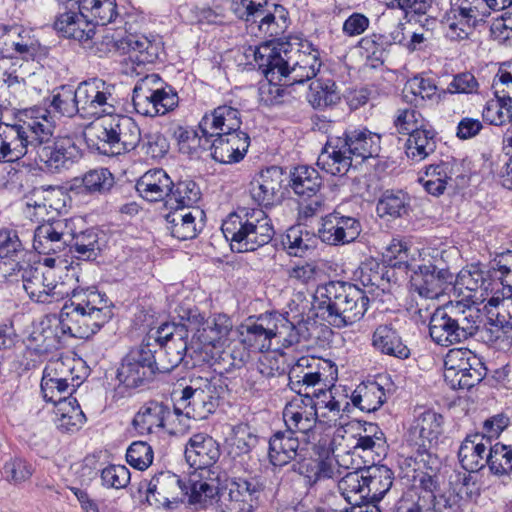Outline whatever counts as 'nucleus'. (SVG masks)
Returning <instances> with one entry per match:
<instances>
[{
  "instance_id": "f257e3e1",
  "label": "nucleus",
  "mask_w": 512,
  "mask_h": 512,
  "mask_svg": "<svg viewBox=\"0 0 512 512\" xmlns=\"http://www.w3.org/2000/svg\"><path fill=\"white\" fill-rule=\"evenodd\" d=\"M23 288L29 298L42 304L58 303L69 297L61 308V317L75 338L87 339L97 333L113 316L112 302L94 288L77 290L65 281L56 280L53 269H41L16 263Z\"/></svg>"
},
{
  "instance_id": "f03ea898",
  "label": "nucleus",
  "mask_w": 512,
  "mask_h": 512,
  "mask_svg": "<svg viewBox=\"0 0 512 512\" xmlns=\"http://www.w3.org/2000/svg\"><path fill=\"white\" fill-rule=\"evenodd\" d=\"M255 62L269 82L304 83L314 78L322 62L319 50L310 43H268L255 51Z\"/></svg>"
},
{
  "instance_id": "7ed1b4c3",
  "label": "nucleus",
  "mask_w": 512,
  "mask_h": 512,
  "mask_svg": "<svg viewBox=\"0 0 512 512\" xmlns=\"http://www.w3.org/2000/svg\"><path fill=\"white\" fill-rule=\"evenodd\" d=\"M369 298L356 285L330 281L319 285L313 296L316 315L336 328L358 322L365 315Z\"/></svg>"
},
{
  "instance_id": "20e7f679",
  "label": "nucleus",
  "mask_w": 512,
  "mask_h": 512,
  "mask_svg": "<svg viewBox=\"0 0 512 512\" xmlns=\"http://www.w3.org/2000/svg\"><path fill=\"white\" fill-rule=\"evenodd\" d=\"M35 112L37 121L34 135L30 137V155H34V160L48 172L69 170L82 157L80 147L70 136L54 137L56 124L47 111L38 109Z\"/></svg>"
},
{
  "instance_id": "39448f33",
  "label": "nucleus",
  "mask_w": 512,
  "mask_h": 512,
  "mask_svg": "<svg viewBox=\"0 0 512 512\" xmlns=\"http://www.w3.org/2000/svg\"><path fill=\"white\" fill-rule=\"evenodd\" d=\"M225 239L236 252L255 251L268 244L275 230L271 219L261 208L238 207L221 226Z\"/></svg>"
},
{
  "instance_id": "423d86ee",
  "label": "nucleus",
  "mask_w": 512,
  "mask_h": 512,
  "mask_svg": "<svg viewBox=\"0 0 512 512\" xmlns=\"http://www.w3.org/2000/svg\"><path fill=\"white\" fill-rule=\"evenodd\" d=\"M481 322L480 311L464 301L449 302L430 316L429 334L438 345L448 347L474 336Z\"/></svg>"
},
{
  "instance_id": "0eeeda50",
  "label": "nucleus",
  "mask_w": 512,
  "mask_h": 512,
  "mask_svg": "<svg viewBox=\"0 0 512 512\" xmlns=\"http://www.w3.org/2000/svg\"><path fill=\"white\" fill-rule=\"evenodd\" d=\"M89 136L97 141L96 149L105 155L116 156L134 150L142 139L138 124L129 116L109 114L89 129ZM93 141L92 138H89Z\"/></svg>"
},
{
  "instance_id": "6e6552de",
  "label": "nucleus",
  "mask_w": 512,
  "mask_h": 512,
  "mask_svg": "<svg viewBox=\"0 0 512 512\" xmlns=\"http://www.w3.org/2000/svg\"><path fill=\"white\" fill-rule=\"evenodd\" d=\"M491 276L497 277V288L488 299L490 306L499 307L495 323L491 324L487 340L497 341L508 329H512V251L507 250L499 254V258L492 263Z\"/></svg>"
},
{
  "instance_id": "1a4fd4ad",
  "label": "nucleus",
  "mask_w": 512,
  "mask_h": 512,
  "mask_svg": "<svg viewBox=\"0 0 512 512\" xmlns=\"http://www.w3.org/2000/svg\"><path fill=\"white\" fill-rule=\"evenodd\" d=\"M133 105L137 113L154 117L164 115L178 104V97L171 88H165L157 74L141 78L133 89Z\"/></svg>"
},
{
  "instance_id": "9d476101",
  "label": "nucleus",
  "mask_w": 512,
  "mask_h": 512,
  "mask_svg": "<svg viewBox=\"0 0 512 512\" xmlns=\"http://www.w3.org/2000/svg\"><path fill=\"white\" fill-rule=\"evenodd\" d=\"M263 483L255 478H225L220 499H216L220 512H254L260 505Z\"/></svg>"
},
{
  "instance_id": "9b49d317",
  "label": "nucleus",
  "mask_w": 512,
  "mask_h": 512,
  "mask_svg": "<svg viewBox=\"0 0 512 512\" xmlns=\"http://www.w3.org/2000/svg\"><path fill=\"white\" fill-rule=\"evenodd\" d=\"M444 365V380L451 389H470L487 374L482 360L468 349H451Z\"/></svg>"
},
{
  "instance_id": "f8f14e48",
  "label": "nucleus",
  "mask_w": 512,
  "mask_h": 512,
  "mask_svg": "<svg viewBox=\"0 0 512 512\" xmlns=\"http://www.w3.org/2000/svg\"><path fill=\"white\" fill-rule=\"evenodd\" d=\"M181 321H186L193 332L192 340L202 346H222L230 334L233 323L226 314H213L205 317L198 309H182Z\"/></svg>"
},
{
  "instance_id": "ddd939ff",
  "label": "nucleus",
  "mask_w": 512,
  "mask_h": 512,
  "mask_svg": "<svg viewBox=\"0 0 512 512\" xmlns=\"http://www.w3.org/2000/svg\"><path fill=\"white\" fill-rule=\"evenodd\" d=\"M37 109L26 112V120L14 124L0 122V163L15 162L31 152V136L34 135Z\"/></svg>"
},
{
  "instance_id": "4468645a",
  "label": "nucleus",
  "mask_w": 512,
  "mask_h": 512,
  "mask_svg": "<svg viewBox=\"0 0 512 512\" xmlns=\"http://www.w3.org/2000/svg\"><path fill=\"white\" fill-rule=\"evenodd\" d=\"M152 346V343L142 342L122 359L117 378L127 388L144 385L157 372Z\"/></svg>"
},
{
  "instance_id": "2eb2a0df",
  "label": "nucleus",
  "mask_w": 512,
  "mask_h": 512,
  "mask_svg": "<svg viewBox=\"0 0 512 512\" xmlns=\"http://www.w3.org/2000/svg\"><path fill=\"white\" fill-rule=\"evenodd\" d=\"M113 86L93 78L84 81L75 89L82 117H98V120L114 113Z\"/></svg>"
},
{
  "instance_id": "dca6fc26",
  "label": "nucleus",
  "mask_w": 512,
  "mask_h": 512,
  "mask_svg": "<svg viewBox=\"0 0 512 512\" xmlns=\"http://www.w3.org/2000/svg\"><path fill=\"white\" fill-rule=\"evenodd\" d=\"M329 362L314 356H302L291 367L288 373V386L298 395H311L317 386H326V371Z\"/></svg>"
},
{
  "instance_id": "f3484780",
  "label": "nucleus",
  "mask_w": 512,
  "mask_h": 512,
  "mask_svg": "<svg viewBox=\"0 0 512 512\" xmlns=\"http://www.w3.org/2000/svg\"><path fill=\"white\" fill-rule=\"evenodd\" d=\"M283 420L286 428L293 433H300L308 442L316 441L317 430L320 428L311 395H298L286 403L283 409Z\"/></svg>"
},
{
  "instance_id": "a211bd4d",
  "label": "nucleus",
  "mask_w": 512,
  "mask_h": 512,
  "mask_svg": "<svg viewBox=\"0 0 512 512\" xmlns=\"http://www.w3.org/2000/svg\"><path fill=\"white\" fill-rule=\"evenodd\" d=\"M77 234L75 219H59L38 226L34 232L33 247L39 254H57L63 251Z\"/></svg>"
},
{
  "instance_id": "6ab92c4d",
  "label": "nucleus",
  "mask_w": 512,
  "mask_h": 512,
  "mask_svg": "<svg viewBox=\"0 0 512 512\" xmlns=\"http://www.w3.org/2000/svg\"><path fill=\"white\" fill-rule=\"evenodd\" d=\"M214 390L209 379L191 378L189 384L181 390V396L177 401L194 419H205L215 411L218 404Z\"/></svg>"
},
{
  "instance_id": "aec40b11",
  "label": "nucleus",
  "mask_w": 512,
  "mask_h": 512,
  "mask_svg": "<svg viewBox=\"0 0 512 512\" xmlns=\"http://www.w3.org/2000/svg\"><path fill=\"white\" fill-rule=\"evenodd\" d=\"M410 277L411 288L424 299H436L452 283L453 276L446 268H438L434 264L412 265Z\"/></svg>"
},
{
  "instance_id": "412c9836",
  "label": "nucleus",
  "mask_w": 512,
  "mask_h": 512,
  "mask_svg": "<svg viewBox=\"0 0 512 512\" xmlns=\"http://www.w3.org/2000/svg\"><path fill=\"white\" fill-rule=\"evenodd\" d=\"M443 417L432 410L420 413L412 421L407 433L408 445L414 447L418 454H423L437 444L442 433Z\"/></svg>"
},
{
  "instance_id": "4be33fe9",
  "label": "nucleus",
  "mask_w": 512,
  "mask_h": 512,
  "mask_svg": "<svg viewBox=\"0 0 512 512\" xmlns=\"http://www.w3.org/2000/svg\"><path fill=\"white\" fill-rule=\"evenodd\" d=\"M145 486L147 502L157 507H170L188 494L187 487L179 476L170 471L159 472L146 482Z\"/></svg>"
},
{
  "instance_id": "5701e85b",
  "label": "nucleus",
  "mask_w": 512,
  "mask_h": 512,
  "mask_svg": "<svg viewBox=\"0 0 512 512\" xmlns=\"http://www.w3.org/2000/svg\"><path fill=\"white\" fill-rule=\"evenodd\" d=\"M0 47L3 57L19 55L23 59H28L37 55L40 42L31 29L21 25H0Z\"/></svg>"
},
{
  "instance_id": "b1692460",
  "label": "nucleus",
  "mask_w": 512,
  "mask_h": 512,
  "mask_svg": "<svg viewBox=\"0 0 512 512\" xmlns=\"http://www.w3.org/2000/svg\"><path fill=\"white\" fill-rule=\"evenodd\" d=\"M212 158L222 164H232L241 161L250 146V137L245 131L237 133H220L204 139Z\"/></svg>"
},
{
  "instance_id": "393cba45",
  "label": "nucleus",
  "mask_w": 512,
  "mask_h": 512,
  "mask_svg": "<svg viewBox=\"0 0 512 512\" xmlns=\"http://www.w3.org/2000/svg\"><path fill=\"white\" fill-rule=\"evenodd\" d=\"M284 173L282 168L271 166L262 170L250 183V195L259 206L270 207L283 199Z\"/></svg>"
},
{
  "instance_id": "a878e982",
  "label": "nucleus",
  "mask_w": 512,
  "mask_h": 512,
  "mask_svg": "<svg viewBox=\"0 0 512 512\" xmlns=\"http://www.w3.org/2000/svg\"><path fill=\"white\" fill-rule=\"evenodd\" d=\"M361 230V224L356 218L334 211L322 219L318 234L324 243L338 246L355 241Z\"/></svg>"
},
{
  "instance_id": "bb28decb",
  "label": "nucleus",
  "mask_w": 512,
  "mask_h": 512,
  "mask_svg": "<svg viewBox=\"0 0 512 512\" xmlns=\"http://www.w3.org/2000/svg\"><path fill=\"white\" fill-rule=\"evenodd\" d=\"M313 444L305 438L301 441L295 433L286 429L275 432L269 439L268 458L273 466L282 467L303 456Z\"/></svg>"
},
{
  "instance_id": "cd10ccee",
  "label": "nucleus",
  "mask_w": 512,
  "mask_h": 512,
  "mask_svg": "<svg viewBox=\"0 0 512 512\" xmlns=\"http://www.w3.org/2000/svg\"><path fill=\"white\" fill-rule=\"evenodd\" d=\"M484 21L477 7L466 3L453 2L450 10L445 14L442 24L446 29V36L454 41L467 39L478 23Z\"/></svg>"
},
{
  "instance_id": "c85d7f7f",
  "label": "nucleus",
  "mask_w": 512,
  "mask_h": 512,
  "mask_svg": "<svg viewBox=\"0 0 512 512\" xmlns=\"http://www.w3.org/2000/svg\"><path fill=\"white\" fill-rule=\"evenodd\" d=\"M61 315L56 317H45L34 326L32 332L26 339V346L37 354H47L57 350L61 345V332L69 333V329Z\"/></svg>"
},
{
  "instance_id": "c756f323",
  "label": "nucleus",
  "mask_w": 512,
  "mask_h": 512,
  "mask_svg": "<svg viewBox=\"0 0 512 512\" xmlns=\"http://www.w3.org/2000/svg\"><path fill=\"white\" fill-rule=\"evenodd\" d=\"M240 111L231 105H220L210 113H206L199 122V131L204 139L220 133H237L241 130Z\"/></svg>"
},
{
  "instance_id": "7c9ffc66",
  "label": "nucleus",
  "mask_w": 512,
  "mask_h": 512,
  "mask_svg": "<svg viewBox=\"0 0 512 512\" xmlns=\"http://www.w3.org/2000/svg\"><path fill=\"white\" fill-rule=\"evenodd\" d=\"M220 457V447L210 435H193L185 447V459L194 470H213Z\"/></svg>"
},
{
  "instance_id": "2f4dec72",
  "label": "nucleus",
  "mask_w": 512,
  "mask_h": 512,
  "mask_svg": "<svg viewBox=\"0 0 512 512\" xmlns=\"http://www.w3.org/2000/svg\"><path fill=\"white\" fill-rule=\"evenodd\" d=\"M222 482L214 470H193L189 475L187 487L189 501L192 504L207 506L220 499Z\"/></svg>"
},
{
  "instance_id": "473e14b6",
  "label": "nucleus",
  "mask_w": 512,
  "mask_h": 512,
  "mask_svg": "<svg viewBox=\"0 0 512 512\" xmlns=\"http://www.w3.org/2000/svg\"><path fill=\"white\" fill-rule=\"evenodd\" d=\"M499 258V255L489 263L488 270H484L479 264H471L462 269L457 276V285L464 287L470 292H479V297L476 295L477 300L487 301L497 288V277L491 276L492 263Z\"/></svg>"
},
{
  "instance_id": "72a5a7b5",
  "label": "nucleus",
  "mask_w": 512,
  "mask_h": 512,
  "mask_svg": "<svg viewBox=\"0 0 512 512\" xmlns=\"http://www.w3.org/2000/svg\"><path fill=\"white\" fill-rule=\"evenodd\" d=\"M54 29L61 36L85 43L95 35V23H92L83 13L69 9L60 13L54 21Z\"/></svg>"
},
{
  "instance_id": "f704fd0d",
  "label": "nucleus",
  "mask_w": 512,
  "mask_h": 512,
  "mask_svg": "<svg viewBox=\"0 0 512 512\" xmlns=\"http://www.w3.org/2000/svg\"><path fill=\"white\" fill-rule=\"evenodd\" d=\"M352 156L342 137H330L321 150L317 165L331 175H345L352 166Z\"/></svg>"
},
{
  "instance_id": "c9c22d12",
  "label": "nucleus",
  "mask_w": 512,
  "mask_h": 512,
  "mask_svg": "<svg viewBox=\"0 0 512 512\" xmlns=\"http://www.w3.org/2000/svg\"><path fill=\"white\" fill-rule=\"evenodd\" d=\"M175 415L162 402L149 401L135 414L132 425L139 435H146L166 429Z\"/></svg>"
},
{
  "instance_id": "e433bc0d",
  "label": "nucleus",
  "mask_w": 512,
  "mask_h": 512,
  "mask_svg": "<svg viewBox=\"0 0 512 512\" xmlns=\"http://www.w3.org/2000/svg\"><path fill=\"white\" fill-rule=\"evenodd\" d=\"M202 214L203 211L198 208L192 210L186 209V207L171 208V211L165 216L167 230L172 237L178 240L193 239L201 230V226L196 220Z\"/></svg>"
},
{
  "instance_id": "4c0bfd02",
  "label": "nucleus",
  "mask_w": 512,
  "mask_h": 512,
  "mask_svg": "<svg viewBox=\"0 0 512 512\" xmlns=\"http://www.w3.org/2000/svg\"><path fill=\"white\" fill-rule=\"evenodd\" d=\"M491 441L480 433L467 435L458 450L461 466L469 472H477L487 463L488 451Z\"/></svg>"
},
{
  "instance_id": "58836bf2",
  "label": "nucleus",
  "mask_w": 512,
  "mask_h": 512,
  "mask_svg": "<svg viewBox=\"0 0 512 512\" xmlns=\"http://www.w3.org/2000/svg\"><path fill=\"white\" fill-rule=\"evenodd\" d=\"M174 182L161 168L150 169L136 182L139 195L150 202L162 201L169 197Z\"/></svg>"
},
{
  "instance_id": "ea45409f",
  "label": "nucleus",
  "mask_w": 512,
  "mask_h": 512,
  "mask_svg": "<svg viewBox=\"0 0 512 512\" xmlns=\"http://www.w3.org/2000/svg\"><path fill=\"white\" fill-rule=\"evenodd\" d=\"M290 25L289 13L285 7L278 4H271V7L255 24V36L270 38L264 44H278L275 40L279 39Z\"/></svg>"
},
{
  "instance_id": "a19ab883",
  "label": "nucleus",
  "mask_w": 512,
  "mask_h": 512,
  "mask_svg": "<svg viewBox=\"0 0 512 512\" xmlns=\"http://www.w3.org/2000/svg\"><path fill=\"white\" fill-rule=\"evenodd\" d=\"M342 141L347 143L352 159L360 162L377 157L381 150V136L366 128L346 132Z\"/></svg>"
},
{
  "instance_id": "79ce46f5",
  "label": "nucleus",
  "mask_w": 512,
  "mask_h": 512,
  "mask_svg": "<svg viewBox=\"0 0 512 512\" xmlns=\"http://www.w3.org/2000/svg\"><path fill=\"white\" fill-rule=\"evenodd\" d=\"M292 468L293 471L304 476L310 485L323 479L334 478L338 473L334 459L329 457L313 459L308 457V450L303 456H298Z\"/></svg>"
},
{
  "instance_id": "37998d69",
  "label": "nucleus",
  "mask_w": 512,
  "mask_h": 512,
  "mask_svg": "<svg viewBox=\"0 0 512 512\" xmlns=\"http://www.w3.org/2000/svg\"><path fill=\"white\" fill-rule=\"evenodd\" d=\"M274 323V313L259 317L257 322L247 325L245 332H242L243 342L254 351L269 350L275 339Z\"/></svg>"
},
{
  "instance_id": "c03bdc74",
  "label": "nucleus",
  "mask_w": 512,
  "mask_h": 512,
  "mask_svg": "<svg viewBox=\"0 0 512 512\" xmlns=\"http://www.w3.org/2000/svg\"><path fill=\"white\" fill-rule=\"evenodd\" d=\"M114 44L138 65L153 63L158 58V47L144 36L129 34Z\"/></svg>"
},
{
  "instance_id": "a18cd8bd",
  "label": "nucleus",
  "mask_w": 512,
  "mask_h": 512,
  "mask_svg": "<svg viewBox=\"0 0 512 512\" xmlns=\"http://www.w3.org/2000/svg\"><path fill=\"white\" fill-rule=\"evenodd\" d=\"M45 104L49 108H41V110L47 111L51 120H53L55 115L73 117L76 114H80L77 92L69 85L55 88L51 95L45 99ZM34 109H40V107H35Z\"/></svg>"
},
{
  "instance_id": "49530a36",
  "label": "nucleus",
  "mask_w": 512,
  "mask_h": 512,
  "mask_svg": "<svg viewBox=\"0 0 512 512\" xmlns=\"http://www.w3.org/2000/svg\"><path fill=\"white\" fill-rule=\"evenodd\" d=\"M312 405L318 414V422L322 424H336L344 410L343 403L335 397L331 389L319 387L311 393Z\"/></svg>"
},
{
  "instance_id": "de8ad7c7",
  "label": "nucleus",
  "mask_w": 512,
  "mask_h": 512,
  "mask_svg": "<svg viewBox=\"0 0 512 512\" xmlns=\"http://www.w3.org/2000/svg\"><path fill=\"white\" fill-rule=\"evenodd\" d=\"M436 131L431 125L411 134L405 144L407 158L419 163L433 154L437 147Z\"/></svg>"
},
{
  "instance_id": "09e8293b",
  "label": "nucleus",
  "mask_w": 512,
  "mask_h": 512,
  "mask_svg": "<svg viewBox=\"0 0 512 512\" xmlns=\"http://www.w3.org/2000/svg\"><path fill=\"white\" fill-rule=\"evenodd\" d=\"M187 350V341L180 337L175 338L172 342H164V345L152 349L156 371L160 373L172 371L183 361Z\"/></svg>"
},
{
  "instance_id": "8fccbe9b",
  "label": "nucleus",
  "mask_w": 512,
  "mask_h": 512,
  "mask_svg": "<svg viewBox=\"0 0 512 512\" xmlns=\"http://www.w3.org/2000/svg\"><path fill=\"white\" fill-rule=\"evenodd\" d=\"M372 344L375 349L383 354L401 359L408 358L410 355L408 347L402 342L396 329L389 324L379 325L375 329Z\"/></svg>"
},
{
  "instance_id": "3c124183",
  "label": "nucleus",
  "mask_w": 512,
  "mask_h": 512,
  "mask_svg": "<svg viewBox=\"0 0 512 512\" xmlns=\"http://www.w3.org/2000/svg\"><path fill=\"white\" fill-rule=\"evenodd\" d=\"M290 186L299 197L312 198L319 192L322 178L315 168L300 165L290 172Z\"/></svg>"
},
{
  "instance_id": "603ef678",
  "label": "nucleus",
  "mask_w": 512,
  "mask_h": 512,
  "mask_svg": "<svg viewBox=\"0 0 512 512\" xmlns=\"http://www.w3.org/2000/svg\"><path fill=\"white\" fill-rule=\"evenodd\" d=\"M455 166V163L450 161L429 165L426 167L424 175L419 178V182L429 194L439 196L452 181Z\"/></svg>"
},
{
  "instance_id": "864d4df0",
  "label": "nucleus",
  "mask_w": 512,
  "mask_h": 512,
  "mask_svg": "<svg viewBox=\"0 0 512 512\" xmlns=\"http://www.w3.org/2000/svg\"><path fill=\"white\" fill-rule=\"evenodd\" d=\"M353 453L372 454L380 456L386 448V438L383 431L375 423H366L362 431L352 436Z\"/></svg>"
},
{
  "instance_id": "5fc2aeb1",
  "label": "nucleus",
  "mask_w": 512,
  "mask_h": 512,
  "mask_svg": "<svg viewBox=\"0 0 512 512\" xmlns=\"http://www.w3.org/2000/svg\"><path fill=\"white\" fill-rule=\"evenodd\" d=\"M352 404L364 412L378 410L386 401L384 388L376 381L360 383L351 394Z\"/></svg>"
},
{
  "instance_id": "6e6d98bb",
  "label": "nucleus",
  "mask_w": 512,
  "mask_h": 512,
  "mask_svg": "<svg viewBox=\"0 0 512 512\" xmlns=\"http://www.w3.org/2000/svg\"><path fill=\"white\" fill-rule=\"evenodd\" d=\"M403 98L406 102L419 105L423 101L438 102L440 96L435 82L421 75L408 79L404 85Z\"/></svg>"
},
{
  "instance_id": "4d7b16f0",
  "label": "nucleus",
  "mask_w": 512,
  "mask_h": 512,
  "mask_svg": "<svg viewBox=\"0 0 512 512\" xmlns=\"http://www.w3.org/2000/svg\"><path fill=\"white\" fill-rule=\"evenodd\" d=\"M57 194L54 189H34L29 195L25 196L24 214L34 221H45L49 209L58 210L53 203V198Z\"/></svg>"
},
{
  "instance_id": "13d9d810",
  "label": "nucleus",
  "mask_w": 512,
  "mask_h": 512,
  "mask_svg": "<svg viewBox=\"0 0 512 512\" xmlns=\"http://www.w3.org/2000/svg\"><path fill=\"white\" fill-rule=\"evenodd\" d=\"M366 501L381 500L393 484V472L386 466H371L365 469Z\"/></svg>"
},
{
  "instance_id": "bf43d9fd",
  "label": "nucleus",
  "mask_w": 512,
  "mask_h": 512,
  "mask_svg": "<svg viewBox=\"0 0 512 512\" xmlns=\"http://www.w3.org/2000/svg\"><path fill=\"white\" fill-rule=\"evenodd\" d=\"M74 3L95 26L106 25L117 16L116 0H75Z\"/></svg>"
},
{
  "instance_id": "052dcab7",
  "label": "nucleus",
  "mask_w": 512,
  "mask_h": 512,
  "mask_svg": "<svg viewBox=\"0 0 512 512\" xmlns=\"http://www.w3.org/2000/svg\"><path fill=\"white\" fill-rule=\"evenodd\" d=\"M365 469L348 472L338 482V488L344 498L353 505L366 501Z\"/></svg>"
},
{
  "instance_id": "680f3d73",
  "label": "nucleus",
  "mask_w": 512,
  "mask_h": 512,
  "mask_svg": "<svg viewBox=\"0 0 512 512\" xmlns=\"http://www.w3.org/2000/svg\"><path fill=\"white\" fill-rule=\"evenodd\" d=\"M307 98L314 108L323 109L336 104L340 96L332 79L318 78L311 82Z\"/></svg>"
},
{
  "instance_id": "e2e57ef3",
  "label": "nucleus",
  "mask_w": 512,
  "mask_h": 512,
  "mask_svg": "<svg viewBox=\"0 0 512 512\" xmlns=\"http://www.w3.org/2000/svg\"><path fill=\"white\" fill-rule=\"evenodd\" d=\"M56 414L58 416V427L66 432L78 430L86 421L85 414L81 410L78 401L65 399L57 404Z\"/></svg>"
},
{
  "instance_id": "0e129e2a",
  "label": "nucleus",
  "mask_w": 512,
  "mask_h": 512,
  "mask_svg": "<svg viewBox=\"0 0 512 512\" xmlns=\"http://www.w3.org/2000/svg\"><path fill=\"white\" fill-rule=\"evenodd\" d=\"M201 198L199 186L192 180H182L174 184L168 197L170 208L186 207L192 210Z\"/></svg>"
},
{
  "instance_id": "69168bd1",
  "label": "nucleus",
  "mask_w": 512,
  "mask_h": 512,
  "mask_svg": "<svg viewBox=\"0 0 512 512\" xmlns=\"http://www.w3.org/2000/svg\"><path fill=\"white\" fill-rule=\"evenodd\" d=\"M270 7L268 0H236L233 3L234 13L245 21L250 32H255V24Z\"/></svg>"
},
{
  "instance_id": "338daca9",
  "label": "nucleus",
  "mask_w": 512,
  "mask_h": 512,
  "mask_svg": "<svg viewBox=\"0 0 512 512\" xmlns=\"http://www.w3.org/2000/svg\"><path fill=\"white\" fill-rule=\"evenodd\" d=\"M486 465L496 476L510 475L512 472V446L500 442L490 445Z\"/></svg>"
},
{
  "instance_id": "774afa93",
  "label": "nucleus",
  "mask_w": 512,
  "mask_h": 512,
  "mask_svg": "<svg viewBox=\"0 0 512 512\" xmlns=\"http://www.w3.org/2000/svg\"><path fill=\"white\" fill-rule=\"evenodd\" d=\"M75 359L71 357H60L50 360L46 365L43 375L52 379L60 380L66 384L70 382L71 386H80L81 379L74 374Z\"/></svg>"
}]
</instances>
